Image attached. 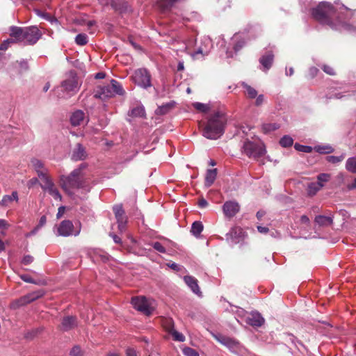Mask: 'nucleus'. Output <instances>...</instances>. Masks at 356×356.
<instances>
[{
  "mask_svg": "<svg viewBox=\"0 0 356 356\" xmlns=\"http://www.w3.org/2000/svg\"><path fill=\"white\" fill-rule=\"evenodd\" d=\"M313 17L322 24L329 26L331 29L340 31L355 32L356 27L341 21L337 15L332 4L327 2L319 3L312 10Z\"/></svg>",
  "mask_w": 356,
  "mask_h": 356,
  "instance_id": "nucleus-1",
  "label": "nucleus"
},
{
  "mask_svg": "<svg viewBox=\"0 0 356 356\" xmlns=\"http://www.w3.org/2000/svg\"><path fill=\"white\" fill-rule=\"evenodd\" d=\"M227 122L225 114L222 111L213 113L203 129V136L209 139H217L224 133Z\"/></svg>",
  "mask_w": 356,
  "mask_h": 356,
  "instance_id": "nucleus-2",
  "label": "nucleus"
},
{
  "mask_svg": "<svg viewBox=\"0 0 356 356\" xmlns=\"http://www.w3.org/2000/svg\"><path fill=\"white\" fill-rule=\"evenodd\" d=\"M86 168V165L82 163L76 169H74L70 175L60 177L61 187L67 191L70 188H81L85 187V182L83 180L81 171Z\"/></svg>",
  "mask_w": 356,
  "mask_h": 356,
  "instance_id": "nucleus-3",
  "label": "nucleus"
},
{
  "mask_svg": "<svg viewBox=\"0 0 356 356\" xmlns=\"http://www.w3.org/2000/svg\"><path fill=\"white\" fill-rule=\"evenodd\" d=\"M124 94V90L122 86L118 81L112 79L109 84L97 88L95 97L105 99L113 97L116 95H123Z\"/></svg>",
  "mask_w": 356,
  "mask_h": 356,
  "instance_id": "nucleus-4",
  "label": "nucleus"
},
{
  "mask_svg": "<svg viewBox=\"0 0 356 356\" xmlns=\"http://www.w3.org/2000/svg\"><path fill=\"white\" fill-rule=\"evenodd\" d=\"M81 229V225L79 222L73 224L70 220H64L54 228V232L57 236L67 237L70 236H76L79 235Z\"/></svg>",
  "mask_w": 356,
  "mask_h": 356,
  "instance_id": "nucleus-5",
  "label": "nucleus"
},
{
  "mask_svg": "<svg viewBox=\"0 0 356 356\" xmlns=\"http://www.w3.org/2000/svg\"><path fill=\"white\" fill-rule=\"evenodd\" d=\"M266 152V147L261 141L253 142L247 140L242 147V153L251 159H259Z\"/></svg>",
  "mask_w": 356,
  "mask_h": 356,
  "instance_id": "nucleus-6",
  "label": "nucleus"
},
{
  "mask_svg": "<svg viewBox=\"0 0 356 356\" xmlns=\"http://www.w3.org/2000/svg\"><path fill=\"white\" fill-rule=\"evenodd\" d=\"M151 79V74L145 68L137 69L132 75L133 81L145 89L152 86Z\"/></svg>",
  "mask_w": 356,
  "mask_h": 356,
  "instance_id": "nucleus-7",
  "label": "nucleus"
},
{
  "mask_svg": "<svg viewBox=\"0 0 356 356\" xmlns=\"http://www.w3.org/2000/svg\"><path fill=\"white\" fill-rule=\"evenodd\" d=\"M131 304L136 309L147 316L150 315L154 309L152 302L144 296L132 298Z\"/></svg>",
  "mask_w": 356,
  "mask_h": 356,
  "instance_id": "nucleus-8",
  "label": "nucleus"
},
{
  "mask_svg": "<svg viewBox=\"0 0 356 356\" xmlns=\"http://www.w3.org/2000/svg\"><path fill=\"white\" fill-rule=\"evenodd\" d=\"M60 87L64 92L70 96L77 92L79 89V84L76 75L70 72L68 76L61 82Z\"/></svg>",
  "mask_w": 356,
  "mask_h": 356,
  "instance_id": "nucleus-9",
  "label": "nucleus"
},
{
  "mask_svg": "<svg viewBox=\"0 0 356 356\" xmlns=\"http://www.w3.org/2000/svg\"><path fill=\"white\" fill-rule=\"evenodd\" d=\"M40 181V185L44 191L47 192L55 200H61L62 196L49 175L41 179Z\"/></svg>",
  "mask_w": 356,
  "mask_h": 356,
  "instance_id": "nucleus-10",
  "label": "nucleus"
},
{
  "mask_svg": "<svg viewBox=\"0 0 356 356\" xmlns=\"http://www.w3.org/2000/svg\"><path fill=\"white\" fill-rule=\"evenodd\" d=\"M42 35V33L36 26L25 27L24 42L26 44L33 45L35 44Z\"/></svg>",
  "mask_w": 356,
  "mask_h": 356,
  "instance_id": "nucleus-11",
  "label": "nucleus"
},
{
  "mask_svg": "<svg viewBox=\"0 0 356 356\" xmlns=\"http://www.w3.org/2000/svg\"><path fill=\"white\" fill-rule=\"evenodd\" d=\"M43 295L44 292L42 291L30 293L14 301L13 302L12 307L13 308H17L21 306L25 305L43 296Z\"/></svg>",
  "mask_w": 356,
  "mask_h": 356,
  "instance_id": "nucleus-12",
  "label": "nucleus"
},
{
  "mask_svg": "<svg viewBox=\"0 0 356 356\" xmlns=\"http://www.w3.org/2000/svg\"><path fill=\"white\" fill-rule=\"evenodd\" d=\"M240 210V206L235 201H227L222 206V211L227 218L234 217Z\"/></svg>",
  "mask_w": 356,
  "mask_h": 356,
  "instance_id": "nucleus-13",
  "label": "nucleus"
},
{
  "mask_svg": "<svg viewBox=\"0 0 356 356\" xmlns=\"http://www.w3.org/2000/svg\"><path fill=\"white\" fill-rule=\"evenodd\" d=\"M31 163L35 170L40 179L49 175V170L44 166V164L42 161L34 158L31 159Z\"/></svg>",
  "mask_w": 356,
  "mask_h": 356,
  "instance_id": "nucleus-14",
  "label": "nucleus"
},
{
  "mask_svg": "<svg viewBox=\"0 0 356 356\" xmlns=\"http://www.w3.org/2000/svg\"><path fill=\"white\" fill-rule=\"evenodd\" d=\"M25 35V27L13 26L10 28V35L14 40V42H24Z\"/></svg>",
  "mask_w": 356,
  "mask_h": 356,
  "instance_id": "nucleus-15",
  "label": "nucleus"
},
{
  "mask_svg": "<svg viewBox=\"0 0 356 356\" xmlns=\"http://www.w3.org/2000/svg\"><path fill=\"white\" fill-rule=\"evenodd\" d=\"M86 115L85 113L81 110L74 111L70 118L71 124L76 127L80 126L85 122Z\"/></svg>",
  "mask_w": 356,
  "mask_h": 356,
  "instance_id": "nucleus-16",
  "label": "nucleus"
},
{
  "mask_svg": "<svg viewBox=\"0 0 356 356\" xmlns=\"http://www.w3.org/2000/svg\"><path fill=\"white\" fill-rule=\"evenodd\" d=\"M247 322L252 326L261 327L264 323V319L259 313L252 312L247 318Z\"/></svg>",
  "mask_w": 356,
  "mask_h": 356,
  "instance_id": "nucleus-17",
  "label": "nucleus"
},
{
  "mask_svg": "<svg viewBox=\"0 0 356 356\" xmlns=\"http://www.w3.org/2000/svg\"><path fill=\"white\" fill-rule=\"evenodd\" d=\"M184 280L194 293L199 296L201 294V291L197 284L198 282L196 278L193 276L186 275L184 276Z\"/></svg>",
  "mask_w": 356,
  "mask_h": 356,
  "instance_id": "nucleus-18",
  "label": "nucleus"
},
{
  "mask_svg": "<svg viewBox=\"0 0 356 356\" xmlns=\"http://www.w3.org/2000/svg\"><path fill=\"white\" fill-rule=\"evenodd\" d=\"M86 156L87 154L85 148L82 146L81 144H76V147L73 150L72 154V159L74 161H81L85 159Z\"/></svg>",
  "mask_w": 356,
  "mask_h": 356,
  "instance_id": "nucleus-19",
  "label": "nucleus"
},
{
  "mask_svg": "<svg viewBox=\"0 0 356 356\" xmlns=\"http://www.w3.org/2000/svg\"><path fill=\"white\" fill-rule=\"evenodd\" d=\"M76 325V318L72 316H68L63 318L61 327L64 331L70 330Z\"/></svg>",
  "mask_w": 356,
  "mask_h": 356,
  "instance_id": "nucleus-20",
  "label": "nucleus"
},
{
  "mask_svg": "<svg viewBox=\"0 0 356 356\" xmlns=\"http://www.w3.org/2000/svg\"><path fill=\"white\" fill-rule=\"evenodd\" d=\"M274 56L271 52H268L264 55H263L260 59L259 62L263 66L265 71L268 70L273 64Z\"/></svg>",
  "mask_w": 356,
  "mask_h": 356,
  "instance_id": "nucleus-21",
  "label": "nucleus"
},
{
  "mask_svg": "<svg viewBox=\"0 0 356 356\" xmlns=\"http://www.w3.org/2000/svg\"><path fill=\"white\" fill-rule=\"evenodd\" d=\"M217 176V169H209L205 177V186L210 187L215 181Z\"/></svg>",
  "mask_w": 356,
  "mask_h": 356,
  "instance_id": "nucleus-22",
  "label": "nucleus"
},
{
  "mask_svg": "<svg viewBox=\"0 0 356 356\" xmlns=\"http://www.w3.org/2000/svg\"><path fill=\"white\" fill-rule=\"evenodd\" d=\"M315 222L320 226H328L332 224L333 219L330 216L319 215L316 216Z\"/></svg>",
  "mask_w": 356,
  "mask_h": 356,
  "instance_id": "nucleus-23",
  "label": "nucleus"
},
{
  "mask_svg": "<svg viewBox=\"0 0 356 356\" xmlns=\"http://www.w3.org/2000/svg\"><path fill=\"white\" fill-rule=\"evenodd\" d=\"M14 200L18 201V193L17 191H13L11 195H4L0 202V204L3 207H7L9 203Z\"/></svg>",
  "mask_w": 356,
  "mask_h": 356,
  "instance_id": "nucleus-24",
  "label": "nucleus"
},
{
  "mask_svg": "<svg viewBox=\"0 0 356 356\" xmlns=\"http://www.w3.org/2000/svg\"><path fill=\"white\" fill-rule=\"evenodd\" d=\"M175 106V102H171L159 106L155 113L156 115H165L168 113Z\"/></svg>",
  "mask_w": 356,
  "mask_h": 356,
  "instance_id": "nucleus-25",
  "label": "nucleus"
},
{
  "mask_svg": "<svg viewBox=\"0 0 356 356\" xmlns=\"http://www.w3.org/2000/svg\"><path fill=\"white\" fill-rule=\"evenodd\" d=\"M161 325L168 333L175 329V323L172 318H162Z\"/></svg>",
  "mask_w": 356,
  "mask_h": 356,
  "instance_id": "nucleus-26",
  "label": "nucleus"
},
{
  "mask_svg": "<svg viewBox=\"0 0 356 356\" xmlns=\"http://www.w3.org/2000/svg\"><path fill=\"white\" fill-rule=\"evenodd\" d=\"M129 115L133 117H145V110L144 106H138L132 108L129 112Z\"/></svg>",
  "mask_w": 356,
  "mask_h": 356,
  "instance_id": "nucleus-27",
  "label": "nucleus"
},
{
  "mask_svg": "<svg viewBox=\"0 0 356 356\" xmlns=\"http://www.w3.org/2000/svg\"><path fill=\"white\" fill-rule=\"evenodd\" d=\"M203 230V225L200 221H195L192 224L191 233L195 236H198Z\"/></svg>",
  "mask_w": 356,
  "mask_h": 356,
  "instance_id": "nucleus-28",
  "label": "nucleus"
},
{
  "mask_svg": "<svg viewBox=\"0 0 356 356\" xmlns=\"http://www.w3.org/2000/svg\"><path fill=\"white\" fill-rule=\"evenodd\" d=\"M242 86L245 89V93L248 96V97L253 99L257 96V91L250 86L248 85L245 83H242Z\"/></svg>",
  "mask_w": 356,
  "mask_h": 356,
  "instance_id": "nucleus-29",
  "label": "nucleus"
},
{
  "mask_svg": "<svg viewBox=\"0 0 356 356\" xmlns=\"http://www.w3.org/2000/svg\"><path fill=\"white\" fill-rule=\"evenodd\" d=\"M346 169L348 172L356 174V157H350L347 159Z\"/></svg>",
  "mask_w": 356,
  "mask_h": 356,
  "instance_id": "nucleus-30",
  "label": "nucleus"
},
{
  "mask_svg": "<svg viewBox=\"0 0 356 356\" xmlns=\"http://www.w3.org/2000/svg\"><path fill=\"white\" fill-rule=\"evenodd\" d=\"M323 187V185H321L317 182L311 183L308 186V193L310 195H315L318 191Z\"/></svg>",
  "mask_w": 356,
  "mask_h": 356,
  "instance_id": "nucleus-31",
  "label": "nucleus"
},
{
  "mask_svg": "<svg viewBox=\"0 0 356 356\" xmlns=\"http://www.w3.org/2000/svg\"><path fill=\"white\" fill-rule=\"evenodd\" d=\"M315 149L320 154H330L334 152V148L330 145H318Z\"/></svg>",
  "mask_w": 356,
  "mask_h": 356,
  "instance_id": "nucleus-32",
  "label": "nucleus"
},
{
  "mask_svg": "<svg viewBox=\"0 0 356 356\" xmlns=\"http://www.w3.org/2000/svg\"><path fill=\"white\" fill-rule=\"evenodd\" d=\"M168 334H170L172 337L173 340L176 341L184 342L186 339L184 335L177 331L175 329H173Z\"/></svg>",
  "mask_w": 356,
  "mask_h": 356,
  "instance_id": "nucleus-33",
  "label": "nucleus"
},
{
  "mask_svg": "<svg viewBox=\"0 0 356 356\" xmlns=\"http://www.w3.org/2000/svg\"><path fill=\"white\" fill-rule=\"evenodd\" d=\"M193 106L198 111L202 113H207L210 107L209 104H203L200 102H195L193 104Z\"/></svg>",
  "mask_w": 356,
  "mask_h": 356,
  "instance_id": "nucleus-34",
  "label": "nucleus"
},
{
  "mask_svg": "<svg viewBox=\"0 0 356 356\" xmlns=\"http://www.w3.org/2000/svg\"><path fill=\"white\" fill-rule=\"evenodd\" d=\"M293 140L289 136H284L280 140V144L283 147H289L293 145Z\"/></svg>",
  "mask_w": 356,
  "mask_h": 356,
  "instance_id": "nucleus-35",
  "label": "nucleus"
},
{
  "mask_svg": "<svg viewBox=\"0 0 356 356\" xmlns=\"http://www.w3.org/2000/svg\"><path fill=\"white\" fill-rule=\"evenodd\" d=\"M345 157H346V154L345 153L341 154L339 156H327L326 157V161L330 162V163L336 164V163H339L341 162L345 159Z\"/></svg>",
  "mask_w": 356,
  "mask_h": 356,
  "instance_id": "nucleus-36",
  "label": "nucleus"
},
{
  "mask_svg": "<svg viewBox=\"0 0 356 356\" xmlns=\"http://www.w3.org/2000/svg\"><path fill=\"white\" fill-rule=\"evenodd\" d=\"M75 42L78 45L83 46L88 42V36L85 33L78 34L75 38Z\"/></svg>",
  "mask_w": 356,
  "mask_h": 356,
  "instance_id": "nucleus-37",
  "label": "nucleus"
},
{
  "mask_svg": "<svg viewBox=\"0 0 356 356\" xmlns=\"http://www.w3.org/2000/svg\"><path fill=\"white\" fill-rule=\"evenodd\" d=\"M279 128V125L276 123H266L262 125L264 133L267 134L272 131H275Z\"/></svg>",
  "mask_w": 356,
  "mask_h": 356,
  "instance_id": "nucleus-38",
  "label": "nucleus"
},
{
  "mask_svg": "<svg viewBox=\"0 0 356 356\" xmlns=\"http://www.w3.org/2000/svg\"><path fill=\"white\" fill-rule=\"evenodd\" d=\"M331 175L328 173H321L317 176V183L324 186V183L330 179Z\"/></svg>",
  "mask_w": 356,
  "mask_h": 356,
  "instance_id": "nucleus-39",
  "label": "nucleus"
},
{
  "mask_svg": "<svg viewBox=\"0 0 356 356\" xmlns=\"http://www.w3.org/2000/svg\"><path fill=\"white\" fill-rule=\"evenodd\" d=\"M115 218H116L117 222L118 224L119 229L121 232H122L123 230L125 229L126 224H127V217L124 215H123L122 216L117 217Z\"/></svg>",
  "mask_w": 356,
  "mask_h": 356,
  "instance_id": "nucleus-40",
  "label": "nucleus"
},
{
  "mask_svg": "<svg viewBox=\"0 0 356 356\" xmlns=\"http://www.w3.org/2000/svg\"><path fill=\"white\" fill-rule=\"evenodd\" d=\"M294 147L296 150H298L299 152H306V153H309L312 151V147L300 145L298 143H296L294 145Z\"/></svg>",
  "mask_w": 356,
  "mask_h": 356,
  "instance_id": "nucleus-41",
  "label": "nucleus"
},
{
  "mask_svg": "<svg viewBox=\"0 0 356 356\" xmlns=\"http://www.w3.org/2000/svg\"><path fill=\"white\" fill-rule=\"evenodd\" d=\"M185 356H200L199 353L193 348L186 347L182 350Z\"/></svg>",
  "mask_w": 356,
  "mask_h": 356,
  "instance_id": "nucleus-42",
  "label": "nucleus"
},
{
  "mask_svg": "<svg viewBox=\"0 0 356 356\" xmlns=\"http://www.w3.org/2000/svg\"><path fill=\"white\" fill-rule=\"evenodd\" d=\"M113 211H114L115 218L120 217V216H122L123 215H124V211L122 205L114 206Z\"/></svg>",
  "mask_w": 356,
  "mask_h": 356,
  "instance_id": "nucleus-43",
  "label": "nucleus"
},
{
  "mask_svg": "<svg viewBox=\"0 0 356 356\" xmlns=\"http://www.w3.org/2000/svg\"><path fill=\"white\" fill-rule=\"evenodd\" d=\"M220 341L226 346L233 347L235 346L236 343L234 340L230 338L224 337Z\"/></svg>",
  "mask_w": 356,
  "mask_h": 356,
  "instance_id": "nucleus-44",
  "label": "nucleus"
},
{
  "mask_svg": "<svg viewBox=\"0 0 356 356\" xmlns=\"http://www.w3.org/2000/svg\"><path fill=\"white\" fill-rule=\"evenodd\" d=\"M152 247L161 253H165L166 252L165 247L159 242H154L152 243Z\"/></svg>",
  "mask_w": 356,
  "mask_h": 356,
  "instance_id": "nucleus-45",
  "label": "nucleus"
},
{
  "mask_svg": "<svg viewBox=\"0 0 356 356\" xmlns=\"http://www.w3.org/2000/svg\"><path fill=\"white\" fill-rule=\"evenodd\" d=\"M11 43H14V40L13 38H10L6 40H4L0 44V50H6Z\"/></svg>",
  "mask_w": 356,
  "mask_h": 356,
  "instance_id": "nucleus-46",
  "label": "nucleus"
},
{
  "mask_svg": "<svg viewBox=\"0 0 356 356\" xmlns=\"http://www.w3.org/2000/svg\"><path fill=\"white\" fill-rule=\"evenodd\" d=\"M126 356H140V353L133 348H127L125 350Z\"/></svg>",
  "mask_w": 356,
  "mask_h": 356,
  "instance_id": "nucleus-47",
  "label": "nucleus"
},
{
  "mask_svg": "<svg viewBox=\"0 0 356 356\" xmlns=\"http://www.w3.org/2000/svg\"><path fill=\"white\" fill-rule=\"evenodd\" d=\"M322 69L327 74L329 75H334L335 74V71L333 69L332 67L330 66V65H324L323 67H322Z\"/></svg>",
  "mask_w": 356,
  "mask_h": 356,
  "instance_id": "nucleus-48",
  "label": "nucleus"
},
{
  "mask_svg": "<svg viewBox=\"0 0 356 356\" xmlns=\"http://www.w3.org/2000/svg\"><path fill=\"white\" fill-rule=\"evenodd\" d=\"M33 257L31 255H25L22 260V263L24 264V265H29L30 264H31L33 261Z\"/></svg>",
  "mask_w": 356,
  "mask_h": 356,
  "instance_id": "nucleus-49",
  "label": "nucleus"
},
{
  "mask_svg": "<svg viewBox=\"0 0 356 356\" xmlns=\"http://www.w3.org/2000/svg\"><path fill=\"white\" fill-rule=\"evenodd\" d=\"M70 355L72 356H80L81 355V350L79 346H74L70 351Z\"/></svg>",
  "mask_w": 356,
  "mask_h": 356,
  "instance_id": "nucleus-50",
  "label": "nucleus"
},
{
  "mask_svg": "<svg viewBox=\"0 0 356 356\" xmlns=\"http://www.w3.org/2000/svg\"><path fill=\"white\" fill-rule=\"evenodd\" d=\"M20 277L25 282L35 284V282L33 280V279L28 275H22Z\"/></svg>",
  "mask_w": 356,
  "mask_h": 356,
  "instance_id": "nucleus-51",
  "label": "nucleus"
},
{
  "mask_svg": "<svg viewBox=\"0 0 356 356\" xmlns=\"http://www.w3.org/2000/svg\"><path fill=\"white\" fill-rule=\"evenodd\" d=\"M256 101H255V105L256 106H261L264 102V96L263 95H259V96L256 97Z\"/></svg>",
  "mask_w": 356,
  "mask_h": 356,
  "instance_id": "nucleus-52",
  "label": "nucleus"
},
{
  "mask_svg": "<svg viewBox=\"0 0 356 356\" xmlns=\"http://www.w3.org/2000/svg\"><path fill=\"white\" fill-rule=\"evenodd\" d=\"M65 211V207L64 206H61L58 208V213L56 214L57 218H60L64 214Z\"/></svg>",
  "mask_w": 356,
  "mask_h": 356,
  "instance_id": "nucleus-53",
  "label": "nucleus"
},
{
  "mask_svg": "<svg viewBox=\"0 0 356 356\" xmlns=\"http://www.w3.org/2000/svg\"><path fill=\"white\" fill-rule=\"evenodd\" d=\"M238 232H241V229L240 227H233L230 230V232L227 234V236L230 235L232 236L234 234H236Z\"/></svg>",
  "mask_w": 356,
  "mask_h": 356,
  "instance_id": "nucleus-54",
  "label": "nucleus"
},
{
  "mask_svg": "<svg viewBox=\"0 0 356 356\" xmlns=\"http://www.w3.org/2000/svg\"><path fill=\"white\" fill-rule=\"evenodd\" d=\"M300 222L301 223H303V224H307V225H309L310 223V220L309 218V217L306 215H302L301 217H300Z\"/></svg>",
  "mask_w": 356,
  "mask_h": 356,
  "instance_id": "nucleus-55",
  "label": "nucleus"
},
{
  "mask_svg": "<svg viewBox=\"0 0 356 356\" xmlns=\"http://www.w3.org/2000/svg\"><path fill=\"white\" fill-rule=\"evenodd\" d=\"M46 222H47L46 216H42L40 218L39 223H38V225L37 226L40 228V227H42V226H44L45 225Z\"/></svg>",
  "mask_w": 356,
  "mask_h": 356,
  "instance_id": "nucleus-56",
  "label": "nucleus"
},
{
  "mask_svg": "<svg viewBox=\"0 0 356 356\" xmlns=\"http://www.w3.org/2000/svg\"><path fill=\"white\" fill-rule=\"evenodd\" d=\"M257 230L261 234H266L268 232L269 229L266 227L257 226Z\"/></svg>",
  "mask_w": 356,
  "mask_h": 356,
  "instance_id": "nucleus-57",
  "label": "nucleus"
},
{
  "mask_svg": "<svg viewBox=\"0 0 356 356\" xmlns=\"http://www.w3.org/2000/svg\"><path fill=\"white\" fill-rule=\"evenodd\" d=\"M207 53H208V49L202 48V47L198 48L195 52L196 54H204V55L207 54Z\"/></svg>",
  "mask_w": 356,
  "mask_h": 356,
  "instance_id": "nucleus-58",
  "label": "nucleus"
},
{
  "mask_svg": "<svg viewBox=\"0 0 356 356\" xmlns=\"http://www.w3.org/2000/svg\"><path fill=\"white\" fill-rule=\"evenodd\" d=\"M318 72V70L316 67H311L309 69V73L312 77L315 76Z\"/></svg>",
  "mask_w": 356,
  "mask_h": 356,
  "instance_id": "nucleus-59",
  "label": "nucleus"
},
{
  "mask_svg": "<svg viewBox=\"0 0 356 356\" xmlns=\"http://www.w3.org/2000/svg\"><path fill=\"white\" fill-rule=\"evenodd\" d=\"M38 182V179L37 178H33L29 180V181L28 183V186L30 188L32 186H33L34 184H37Z\"/></svg>",
  "mask_w": 356,
  "mask_h": 356,
  "instance_id": "nucleus-60",
  "label": "nucleus"
},
{
  "mask_svg": "<svg viewBox=\"0 0 356 356\" xmlns=\"http://www.w3.org/2000/svg\"><path fill=\"white\" fill-rule=\"evenodd\" d=\"M40 229L39 227L36 226L31 232H30L29 233H28L26 236V237H29V236H33L34 234H35L37 233V232L38 231V229Z\"/></svg>",
  "mask_w": 356,
  "mask_h": 356,
  "instance_id": "nucleus-61",
  "label": "nucleus"
},
{
  "mask_svg": "<svg viewBox=\"0 0 356 356\" xmlns=\"http://www.w3.org/2000/svg\"><path fill=\"white\" fill-rule=\"evenodd\" d=\"M169 266L175 270H180V266L176 263H172L171 264H169Z\"/></svg>",
  "mask_w": 356,
  "mask_h": 356,
  "instance_id": "nucleus-62",
  "label": "nucleus"
},
{
  "mask_svg": "<svg viewBox=\"0 0 356 356\" xmlns=\"http://www.w3.org/2000/svg\"><path fill=\"white\" fill-rule=\"evenodd\" d=\"M243 44H244V42H238V43L236 44L234 47L235 51H238V50H240L241 48L243 46Z\"/></svg>",
  "mask_w": 356,
  "mask_h": 356,
  "instance_id": "nucleus-63",
  "label": "nucleus"
},
{
  "mask_svg": "<svg viewBox=\"0 0 356 356\" xmlns=\"http://www.w3.org/2000/svg\"><path fill=\"white\" fill-rule=\"evenodd\" d=\"M348 188L349 190H353L356 188V178L353 180L351 184L348 185Z\"/></svg>",
  "mask_w": 356,
  "mask_h": 356,
  "instance_id": "nucleus-64",
  "label": "nucleus"
}]
</instances>
